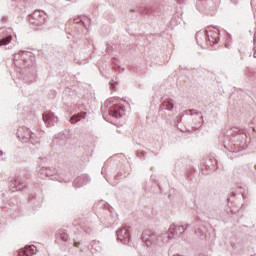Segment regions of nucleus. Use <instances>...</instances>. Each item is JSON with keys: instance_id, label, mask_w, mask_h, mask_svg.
I'll return each instance as SVG.
<instances>
[{"instance_id": "1", "label": "nucleus", "mask_w": 256, "mask_h": 256, "mask_svg": "<svg viewBox=\"0 0 256 256\" xmlns=\"http://www.w3.org/2000/svg\"><path fill=\"white\" fill-rule=\"evenodd\" d=\"M173 239V236L169 233H162L160 235H155L152 231L146 230L142 233L141 240L146 247H151V245H158L159 247H164Z\"/></svg>"}, {"instance_id": "2", "label": "nucleus", "mask_w": 256, "mask_h": 256, "mask_svg": "<svg viewBox=\"0 0 256 256\" xmlns=\"http://www.w3.org/2000/svg\"><path fill=\"white\" fill-rule=\"evenodd\" d=\"M196 41L200 47H205V43L207 41L210 45H215L219 43V30H208L206 32H197L196 33Z\"/></svg>"}, {"instance_id": "3", "label": "nucleus", "mask_w": 256, "mask_h": 256, "mask_svg": "<svg viewBox=\"0 0 256 256\" xmlns=\"http://www.w3.org/2000/svg\"><path fill=\"white\" fill-rule=\"evenodd\" d=\"M17 137L22 141V143H32V145H35L39 143V140L37 139V135L35 133L31 132V130L27 127H20L17 130Z\"/></svg>"}, {"instance_id": "4", "label": "nucleus", "mask_w": 256, "mask_h": 256, "mask_svg": "<svg viewBox=\"0 0 256 256\" xmlns=\"http://www.w3.org/2000/svg\"><path fill=\"white\" fill-rule=\"evenodd\" d=\"M45 17H47L45 12L41 10H35L34 13L29 16V22L31 25H43V23H45Z\"/></svg>"}, {"instance_id": "5", "label": "nucleus", "mask_w": 256, "mask_h": 256, "mask_svg": "<svg viewBox=\"0 0 256 256\" xmlns=\"http://www.w3.org/2000/svg\"><path fill=\"white\" fill-rule=\"evenodd\" d=\"M25 179L21 178V176H17L16 178H10V187L14 190L12 191H23L25 189Z\"/></svg>"}, {"instance_id": "6", "label": "nucleus", "mask_w": 256, "mask_h": 256, "mask_svg": "<svg viewBox=\"0 0 256 256\" xmlns=\"http://www.w3.org/2000/svg\"><path fill=\"white\" fill-rule=\"evenodd\" d=\"M117 239L121 241V243H129L131 241V235L129 234V227H123L116 231Z\"/></svg>"}, {"instance_id": "7", "label": "nucleus", "mask_w": 256, "mask_h": 256, "mask_svg": "<svg viewBox=\"0 0 256 256\" xmlns=\"http://www.w3.org/2000/svg\"><path fill=\"white\" fill-rule=\"evenodd\" d=\"M187 227H189V224H187L186 226H176L175 224H172L169 228L168 235H171L172 238L175 237V235L177 237H181V235L185 233V229H187Z\"/></svg>"}, {"instance_id": "8", "label": "nucleus", "mask_w": 256, "mask_h": 256, "mask_svg": "<svg viewBox=\"0 0 256 256\" xmlns=\"http://www.w3.org/2000/svg\"><path fill=\"white\" fill-rule=\"evenodd\" d=\"M109 114L116 119L121 118L125 115V108L119 105H112L109 110Z\"/></svg>"}, {"instance_id": "9", "label": "nucleus", "mask_w": 256, "mask_h": 256, "mask_svg": "<svg viewBox=\"0 0 256 256\" xmlns=\"http://www.w3.org/2000/svg\"><path fill=\"white\" fill-rule=\"evenodd\" d=\"M43 121L46 127H51V125H55L57 123L58 118L55 116L53 112H44L43 113Z\"/></svg>"}, {"instance_id": "10", "label": "nucleus", "mask_w": 256, "mask_h": 256, "mask_svg": "<svg viewBox=\"0 0 256 256\" xmlns=\"http://www.w3.org/2000/svg\"><path fill=\"white\" fill-rule=\"evenodd\" d=\"M217 0H196V9L205 11L207 7H213Z\"/></svg>"}, {"instance_id": "11", "label": "nucleus", "mask_w": 256, "mask_h": 256, "mask_svg": "<svg viewBox=\"0 0 256 256\" xmlns=\"http://www.w3.org/2000/svg\"><path fill=\"white\" fill-rule=\"evenodd\" d=\"M37 255V247L35 245L26 246L25 248L21 249L18 256H33Z\"/></svg>"}, {"instance_id": "12", "label": "nucleus", "mask_w": 256, "mask_h": 256, "mask_svg": "<svg viewBox=\"0 0 256 256\" xmlns=\"http://www.w3.org/2000/svg\"><path fill=\"white\" fill-rule=\"evenodd\" d=\"M234 140L237 141L238 145H246L247 144V133L242 130L239 134L234 136Z\"/></svg>"}, {"instance_id": "13", "label": "nucleus", "mask_w": 256, "mask_h": 256, "mask_svg": "<svg viewBox=\"0 0 256 256\" xmlns=\"http://www.w3.org/2000/svg\"><path fill=\"white\" fill-rule=\"evenodd\" d=\"M89 183V176H80L74 180V187H83Z\"/></svg>"}, {"instance_id": "14", "label": "nucleus", "mask_w": 256, "mask_h": 256, "mask_svg": "<svg viewBox=\"0 0 256 256\" xmlns=\"http://www.w3.org/2000/svg\"><path fill=\"white\" fill-rule=\"evenodd\" d=\"M161 108L165 109L166 111H173L175 108V103L173 99H166L161 103Z\"/></svg>"}, {"instance_id": "15", "label": "nucleus", "mask_w": 256, "mask_h": 256, "mask_svg": "<svg viewBox=\"0 0 256 256\" xmlns=\"http://www.w3.org/2000/svg\"><path fill=\"white\" fill-rule=\"evenodd\" d=\"M86 117H87V112H80V113L74 114L70 118V123L72 124L79 123V121L85 119Z\"/></svg>"}, {"instance_id": "16", "label": "nucleus", "mask_w": 256, "mask_h": 256, "mask_svg": "<svg viewBox=\"0 0 256 256\" xmlns=\"http://www.w3.org/2000/svg\"><path fill=\"white\" fill-rule=\"evenodd\" d=\"M25 55H29V52L20 51L19 53L14 54V64L17 65V61H19V59L25 61V59H27Z\"/></svg>"}, {"instance_id": "17", "label": "nucleus", "mask_w": 256, "mask_h": 256, "mask_svg": "<svg viewBox=\"0 0 256 256\" xmlns=\"http://www.w3.org/2000/svg\"><path fill=\"white\" fill-rule=\"evenodd\" d=\"M196 235H199L201 239H207V228L205 226H202L198 228L197 231H195Z\"/></svg>"}, {"instance_id": "18", "label": "nucleus", "mask_w": 256, "mask_h": 256, "mask_svg": "<svg viewBox=\"0 0 256 256\" xmlns=\"http://www.w3.org/2000/svg\"><path fill=\"white\" fill-rule=\"evenodd\" d=\"M13 41V36L8 35L5 38L0 39V47H3V45H9Z\"/></svg>"}, {"instance_id": "19", "label": "nucleus", "mask_w": 256, "mask_h": 256, "mask_svg": "<svg viewBox=\"0 0 256 256\" xmlns=\"http://www.w3.org/2000/svg\"><path fill=\"white\" fill-rule=\"evenodd\" d=\"M50 171H47L46 173V177H50L52 180L57 179V177H54L55 175H57V169L55 168H48ZM54 177V178H53Z\"/></svg>"}, {"instance_id": "20", "label": "nucleus", "mask_w": 256, "mask_h": 256, "mask_svg": "<svg viewBox=\"0 0 256 256\" xmlns=\"http://www.w3.org/2000/svg\"><path fill=\"white\" fill-rule=\"evenodd\" d=\"M47 171H51V170H49V168H47V167L40 168V170L38 172L39 177L41 179H45V177H47Z\"/></svg>"}, {"instance_id": "21", "label": "nucleus", "mask_w": 256, "mask_h": 256, "mask_svg": "<svg viewBox=\"0 0 256 256\" xmlns=\"http://www.w3.org/2000/svg\"><path fill=\"white\" fill-rule=\"evenodd\" d=\"M58 239H61V241H67L69 239V235H67V233L61 231L58 233Z\"/></svg>"}, {"instance_id": "22", "label": "nucleus", "mask_w": 256, "mask_h": 256, "mask_svg": "<svg viewBox=\"0 0 256 256\" xmlns=\"http://www.w3.org/2000/svg\"><path fill=\"white\" fill-rule=\"evenodd\" d=\"M4 160H5V152L0 150V161H4Z\"/></svg>"}, {"instance_id": "23", "label": "nucleus", "mask_w": 256, "mask_h": 256, "mask_svg": "<svg viewBox=\"0 0 256 256\" xmlns=\"http://www.w3.org/2000/svg\"><path fill=\"white\" fill-rule=\"evenodd\" d=\"M110 87H111V89H115V84H113L112 82H110Z\"/></svg>"}, {"instance_id": "24", "label": "nucleus", "mask_w": 256, "mask_h": 256, "mask_svg": "<svg viewBox=\"0 0 256 256\" xmlns=\"http://www.w3.org/2000/svg\"><path fill=\"white\" fill-rule=\"evenodd\" d=\"M75 247H79V242H74Z\"/></svg>"}, {"instance_id": "25", "label": "nucleus", "mask_w": 256, "mask_h": 256, "mask_svg": "<svg viewBox=\"0 0 256 256\" xmlns=\"http://www.w3.org/2000/svg\"><path fill=\"white\" fill-rule=\"evenodd\" d=\"M254 57L256 58V50H255V48H254Z\"/></svg>"}, {"instance_id": "26", "label": "nucleus", "mask_w": 256, "mask_h": 256, "mask_svg": "<svg viewBox=\"0 0 256 256\" xmlns=\"http://www.w3.org/2000/svg\"><path fill=\"white\" fill-rule=\"evenodd\" d=\"M178 3H183V0H178Z\"/></svg>"}, {"instance_id": "27", "label": "nucleus", "mask_w": 256, "mask_h": 256, "mask_svg": "<svg viewBox=\"0 0 256 256\" xmlns=\"http://www.w3.org/2000/svg\"><path fill=\"white\" fill-rule=\"evenodd\" d=\"M32 79H35V74H32Z\"/></svg>"}, {"instance_id": "28", "label": "nucleus", "mask_w": 256, "mask_h": 256, "mask_svg": "<svg viewBox=\"0 0 256 256\" xmlns=\"http://www.w3.org/2000/svg\"><path fill=\"white\" fill-rule=\"evenodd\" d=\"M256 43V38H255V36H254V44Z\"/></svg>"}, {"instance_id": "29", "label": "nucleus", "mask_w": 256, "mask_h": 256, "mask_svg": "<svg viewBox=\"0 0 256 256\" xmlns=\"http://www.w3.org/2000/svg\"><path fill=\"white\" fill-rule=\"evenodd\" d=\"M23 135H27V132H23Z\"/></svg>"}, {"instance_id": "30", "label": "nucleus", "mask_w": 256, "mask_h": 256, "mask_svg": "<svg viewBox=\"0 0 256 256\" xmlns=\"http://www.w3.org/2000/svg\"><path fill=\"white\" fill-rule=\"evenodd\" d=\"M252 256H256V255H252Z\"/></svg>"}]
</instances>
